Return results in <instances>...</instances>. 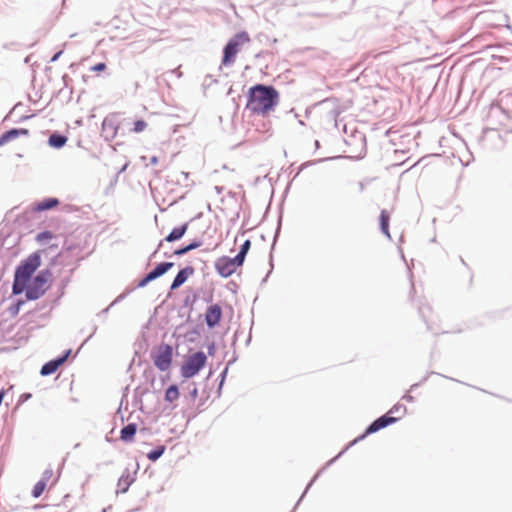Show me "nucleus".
Returning a JSON list of instances; mask_svg holds the SVG:
<instances>
[{"instance_id": "obj_1", "label": "nucleus", "mask_w": 512, "mask_h": 512, "mask_svg": "<svg viewBox=\"0 0 512 512\" xmlns=\"http://www.w3.org/2000/svg\"><path fill=\"white\" fill-rule=\"evenodd\" d=\"M279 102V93L272 86L255 85L249 89L247 108L253 113L266 115Z\"/></svg>"}, {"instance_id": "obj_2", "label": "nucleus", "mask_w": 512, "mask_h": 512, "mask_svg": "<svg viewBox=\"0 0 512 512\" xmlns=\"http://www.w3.org/2000/svg\"><path fill=\"white\" fill-rule=\"evenodd\" d=\"M41 265L39 253L31 254L15 271L14 283L12 287L13 294H21L29 282L33 273Z\"/></svg>"}, {"instance_id": "obj_3", "label": "nucleus", "mask_w": 512, "mask_h": 512, "mask_svg": "<svg viewBox=\"0 0 512 512\" xmlns=\"http://www.w3.org/2000/svg\"><path fill=\"white\" fill-rule=\"evenodd\" d=\"M406 414V407L403 404L394 405L385 415L376 419L365 431L364 434L354 440L357 442L364 439L367 435L375 433L380 429L387 427L390 424L402 419Z\"/></svg>"}, {"instance_id": "obj_4", "label": "nucleus", "mask_w": 512, "mask_h": 512, "mask_svg": "<svg viewBox=\"0 0 512 512\" xmlns=\"http://www.w3.org/2000/svg\"><path fill=\"white\" fill-rule=\"evenodd\" d=\"M250 42V37L247 32L237 33L229 40L223 50L222 65L228 66L235 62L236 55L241 50V47Z\"/></svg>"}, {"instance_id": "obj_5", "label": "nucleus", "mask_w": 512, "mask_h": 512, "mask_svg": "<svg viewBox=\"0 0 512 512\" xmlns=\"http://www.w3.org/2000/svg\"><path fill=\"white\" fill-rule=\"evenodd\" d=\"M206 363L207 356L202 351L189 355L181 365V376L186 379L194 377L205 367Z\"/></svg>"}, {"instance_id": "obj_6", "label": "nucleus", "mask_w": 512, "mask_h": 512, "mask_svg": "<svg viewBox=\"0 0 512 512\" xmlns=\"http://www.w3.org/2000/svg\"><path fill=\"white\" fill-rule=\"evenodd\" d=\"M48 280V273L44 272L39 273L35 278L29 280L24 290L26 291V298L28 300H37L43 296L49 288Z\"/></svg>"}, {"instance_id": "obj_7", "label": "nucleus", "mask_w": 512, "mask_h": 512, "mask_svg": "<svg viewBox=\"0 0 512 512\" xmlns=\"http://www.w3.org/2000/svg\"><path fill=\"white\" fill-rule=\"evenodd\" d=\"M172 347L168 344L159 345L152 355L154 365L160 371H166L169 369L172 363Z\"/></svg>"}, {"instance_id": "obj_8", "label": "nucleus", "mask_w": 512, "mask_h": 512, "mask_svg": "<svg viewBox=\"0 0 512 512\" xmlns=\"http://www.w3.org/2000/svg\"><path fill=\"white\" fill-rule=\"evenodd\" d=\"M243 264L236 258L220 257L215 262L216 271L224 278L230 277Z\"/></svg>"}, {"instance_id": "obj_9", "label": "nucleus", "mask_w": 512, "mask_h": 512, "mask_svg": "<svg viewBox=\"0 0 512 512\" xmlns=\"http://www.w3.org/2000/svg\"><path fill=\"white\" fill-rule=\"evenodd\" d=\"M222 318V309L218 304L210 305L205 313L206 324L213 328L217 326Z\"/></svg>"}, {"instance_id": "obj_10", "label": "nucleus", "mask_w": 512, "mask_h": 512, "mask_svg": "<svg viewBox=\"0 0 512 512\" xmlns=\"http://www.w3.org/2000/svg\"><path fill=\"white\" fill-rule=\"evenodd\" d=\"M70 355V350H68L62 357H59L57 359L51 360L47 363H45L41 368V375L47 376L55 373L58 368L64 364L67 360V358Z\"/></svg>"}, {"instance_id": "obj_11", "label": "nucleus", "mask_w": 512, "mask_h": 512, "mask_svg": "<svg viewBox=\"0 0 512 512\" xmlns=\"http://www.w3.org/2000/svg\"><path fill=\"white\" fill-rule=\"evenodd\" d=\"M52 477L53 471L51 469H47L42 473L41 479L34 485L32 489V496L34 498H38L43 494Z\"/></svg>"}, {"instance_id": "obj_12", "label": "nucleus", "mask_w": 512, "mask_h": 512, "mask_svg": "<svg viewBox=\"0 0 512 512\" xmlns=\"http://www.w3.org/2000/svg\"><path fill=\"white\" fill-rule=\"evenodd\" d=\"M29 130L25 128L11 129L0 136V147L6 145L19 138L20 136H28Z\"/></svg>"}, {"instance_id": "obj_13", "label": "nucleus", "mask_w": 512, "mask_h": 512, "mask_svg": "<svg viewBox=\"0 0 512 512\" xmlns=\"http://www.w3.org/2000/svg\"><path fill=\"white\" fill-rule=\"evenodd\" d=\"M194 274V268L192 266H187L181 269L176 277L174 278L170 289L175 290L178 289L181 285H183L187 279Z\"/></svg>"}, {"instance_id": "obj_14", "label": "nucleus", "mask_w": 512, "mask_h": 512, "mask_svg": "<svg viewBox=\"0 0 512 512\" xmlns=\"http://www.w3.org/2000/svg\"><path fill=\"white\" fill-rule=\"evenodd\" d=\"M188 230V223H184L181 226L174 227L172 231L165 237V241L174 242L180 240L186 231Z\"/></svg>"}, {"instance_id": "obj_15", "label": "nucleus", "mask_w": 512, "mask_h": 512, "mask_svg": "<svg viewBox=\"0 0 512 512\" xmlns=\"http://www.w3.org/2000/svg\"><path fill=\"white\" fill-rule=\"evenodd\" d=\"M58 204H59L58 199L48 198L41 202L36 203L33 206L32 210L35 212H41V211L52 209V208L56 207Z\"/></svg>"}, {"instance_id": "obj_16", "label": "nucleus", "mask_w": 512, "mask_h": 512, "mask_svg": "<svg viewBox=\"0 0 512 512\" xmlns=\"http://www.w3.org/2000/svg\"><path fill=\"white\" fill-rule=\"evenodd\" d=\"M137 431V425L134 423H130L124 428H122L120 432V438L124 442H131L134 439V436Z\"/></svg>"}, {"instance_id": "obj_17", "label": "nucleus", "mask_w": 512, "mask_h": 512, "mask_svg": "<svg viewBox=\"0 0 512 512\" xmlns=\"http://www.w3.org/2000/svg\"><path fill=\"white\" fill-rule=\"evenodd\" d=\"M174 266L172 262H162L158 264L151 272H149L150 277L154 280L158 277L164 275L168 270H170Z\"/></svg>"}, {"instance_id": "obj_18", "label": "nucleus", "mask_w": 512, "mask_h": 512, "mask_svg": "<svg viewBox=\"0 0 512 512\" xmlns=\"http://www.w3.org/2000/svg\"><path fill=\"white\" fill-rule=\"evenodd\" d=\"M67 141H68V138L66 136H63V135H60L57 133H53L49 136L48 144L53 148L60 149L63 146H65Z\"/></svg>"}, {"instance_id": "obj_19", "label": "nucleus", "mask_w": 512, "mask_h": 512, "mask_svg": "<svg viewBox=\"0 0 512 512\" xmlns=\"http://www.w3.org/2000/svg\"><path fill=\"white\" fill-rule=\"evenodd\" d=\"M389 220H390L389 212L387 210H382L381 214H380V228H381V231L388 237H390Z\"/></svg>"}, {"instance_id": "obj_20", "label": "nucleus", "mask_w": 512, "mask_h": 512, "mask_svg": "<svg viewBox=\"0 0 512 512\" xmlns=\"http://www.w3.org/2000/svg\"><path fill=\"white\" fill-rule=\"evenodd\" d=\"M179 395L178 387L176 385H171L165 391V400L172 403L179 398Z\"/></svg>"}, {"instance_id": "obj_21", "label": "nucleus", "mask_w": 512, "mask_h": 512, "mask_svg": "<svg viewBox=\"0 0 512 512\" xmlns=\"http://www.w3.org/2000/svg\"><path fill=\"white\" fill-rule=\"evenodd\" d=\"M250 247H251V241L250 240H246L242 244L239 253L235 256L242 264L244 263L245 257L247 255Z\"/></svg>"}, {"instance_id": "obj_22", "label": "nucleus", "mask_w": 512, "mask_h": 512, "mask_svg": "<svg viewBox=\"0 0 512 512\" xmlns=\"http://www.w3.org/2000/svg\"><path fill=\"white\" fill-rule=\"evenodd\" d=\"M164 451H165V446H159L156 449L149 452L147 457L151 461H156L163 455Z\"/></svg>"}, {"instance_id": "obj_23", "label": "nucleus", "mask_w": 512, "mask_h": 512, "mask_svg": "<svg viewBox=\"0 0 512 512\" xmlns=\"http://www.w3.org/2000/svg\"><path fill=\"white\" fill-rule=\"evenodd\" d=\"M52 238H54V235L52 232L50 231H44V232H41L39 233L37 236H36V241L38 243H44L48 240H51Z\"/></svg>"}, {"instance_id": "obj_24", "label": "nucleus", "mask_w": 512, "mask_h": 512, "mask_svg": "<svg viewBox=\"0 0 512 512\" xmlns=\"http://www.w3.org/2000/svg\"><path fill=\"white\" fill-rule=\"evenodd\" d=\"M147 122L144 120H137L134 122V126L132 128V131L134 133H140L143 132L147 128Z\"/></svg>"}, {"instance_id": "obj_25", "label": "nucleus", "mask_w": 512, "mask_h": 512, "mask_svg": "<svg viewBox=\"0 0 512 512\" xmlns=\"http://www.w3.org/2000/svg\"><path fill=\"white\" fill-rule=\"evenodd\" d=\"M154 279L152 277H150V274L148 273L138 284V287H144L146 286L149 282L153 281Z\"/></svg>"}, {"instance_id": "obj_26", "label": "nucleus", "mask_w": 512, "mask_h": 512, "mask_svg": "<svg viewBox=\"0 0 512 512\" xmlns=\"http://www.w3.org/2000/svg\"><path fill=\"white\" fill-rule=\"evenodd\" d=\"M105 69H106L105 63H98L91 67V70L96 71V72H101V71H104Z\"/></svg>"}, {"instance_id": "obj_27", "label": "nucleus", "mask_w": 512, "mask_h": 512, "mask_svg": "<svg viewBox=\"0 0 512 512\" xmlns=\"http://www.w3.org/2000/svg\"><path fill=\"white\" fill-rule=\"evenodd\" d=\"M188 252H189V250H187V246H185V247H182L180 249L175 250L174 251V255L181 256V255H184V254H186Z\"/></svg>"}, {"instance_id": "obj_28", "label": "nucleus", "mask_w": 512, "mask_h": 512, "mask_svg": "<svg viewBox=\"0 0 512 512\" xmlns=\"http://www.w3.org/2000/svg\"><path fill=\"white\" fill-rule=\"evenodd\" d=\"M201 246V242H198V241H194L192 243H190L189 245H187V250L191 251V250H194L198 247Z\"/></svg>"}, {"instance_id": "obj_29", "label": "nucleus", "mask_w": 512, "mask_h": 512, "mask_svg": "<svg viewBox=\"0 0 512 512\" xmlns=\"http://www.w3.org/2000/svg\"><path fill=\"white\" fill-rule=\"evenodd\" d=\"M29 398H31V394H22V395H21V399H22L23 401L28 400Z\"/></svg>"}, {"instance_id": "obj_30", "label": "nucleus", "mask_w": 512, "mask_h": 512, "mask_svg": "<svg viewBox=\"0 0 512 512\" xmlns=\"http://www.w3.org/2000/svg\"><path fill=\"white\" fill-rule=\"evenodd\" d=\"M128 478H129V476H127L125 479H123V477L121 479H119V485H121L122 482H124L125 484L128 485L129 484Z\"/></svg>"}, {"instance_id": "obj_31", "label": "nucleus", "mask_w": 512, "mask_h": 512, "mask_svg": "<svg viewBox=\"0 0 512 512\" xmlns=\"http://www.w3.org/2000/svg\"><path fill=\"white\" fill-rule=\"evenodd\" d=\"M62 54V51H59L58 53H56L53 58H52V61H56L57 59H59V56Z\"/></svg>"}]
</instances>
